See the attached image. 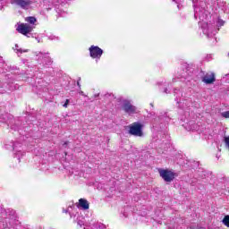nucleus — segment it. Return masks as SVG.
<instances>
[{
    "mask_svg": "<svg viewBox=\"0 0 229 229\" xmlns=\"http://www.w3.org/2000/svg\"><path fill=\"white\" fill-rule=\"evenodd\" d=\"M215 42H217V39L214 38L212 44H214Z\"/></svg>",
    "mask_w": 229,
    "mask_h": 229,
    "instance_id": "nucleus-27",
    "label": "nucleus"
},
{
    "mask_svg": "<svg viewBox=\"0 0 229 229\" xmlns=\"http://www.w3.org/2000/svg\"><path fill=\"white\" fill-rule=\"evenodd\" d=\"M144 123L140 122H134L129 125V134L133 137H142L144 135Z\"/></svg>",
    "mask_w": 229,
    "mask_h": 229,
    "instance_id": "nucleus-3",
    "label": "nucleus"
},
{
    "mask_svg": "<svg viewBox=\"0 0 229 229\" xmlns=\"http://www.w3.org/2000/svg\"><path fill=\"white\" fill-rule=\"evenodd\" d=\"M193 6H194V15L196 14V8H205L203 7V2L200 3V6H196V3H198V0H192Z\"/></svg>",
    "mask_w": 229,
    "mask_h": 229,
    "instance_id": "nucleus-19",
    "label": "nucleus"
},
{
    "mask_svg": "<svg viewBox=\"0 0 229 229\" xmlns=\"http://www.w3.org/2000/svg\"><path fill=\"white\" fill-rule=\"evenodd\" d=\"M210 13L207 11L205 8L196 7L195 8V19H199L202 23V30L204 35L208 37V38H213L216 37V33L219 31V28L221 26H225V21L218 19L216 23H208V20L210 19Z\"/></svg>",
    "mask_w": 229,
    "mask_h": 229,
    "instance_id": "nucleus-1",
    "label": "nucleus"
},
{
    "mask_svg": "<svg viewBox=\"0 0 229 229\" xmlns=\"http://www.w3.org/2000/svg\"><path fill=\"white\" fill-rule=\"evenodd\" d=\"M101 98L104 99L105 103H110L114 98V95L112 93H105L101 94Z\"/></svg>",
    "mask_w": 229,
    "mask_h": 229,
    "instance_id": "nucleus-14",
    "label": "nucleus"
},
{
    "mask_svg": "<svg viewBox=\"0 0 229 229\" xmlns=\"http://www.w3.org/2000/svg\"><path fill=\"white\" fill-rule=\"evenodd\" d=\"M164 92L165 94H169V90L167 89V88L165 89Z\"/></svg>",
    "mask_w": 229,
    "mask_h": 229,
    "instance_id": "nucleus-25",
    "label": "nucleus"
},
{
    "mask_svg": "<svg viewBox=\"0 0 229 229\" xmlns=\"http://www.w3.org/2000/svg\"><path fill=\"white\" fill-rule=\"evenodd\" d=\"M158 174L159 176L164 180V182L171 183L176 176V173L173 172L172 170L169 169H164V168H159L158 169Z\"/></svg>",
    "mask_w": 229,
    "mask_h": 229,
    "instance_id": "nucleus-4",
    "label": "nucleus"
},
{
    "mask_svg": "<svg viewBox=\"0 0 229 229\" xmlns=\"http://www.w3.org/2000/svg\"><path fill=\"white\" fill-rule=\"evenodd\" d=\"M150 106H153V104H150Z\"/></svg>",
    "mask_w": 229,
    "mask_h": 229,
    "instance_id": "nucleus-33",
    "label": "nucleus"
},
{
    "mask_svg": "<svg viewBox=\"0 0 229 229\" xmlns=\"http://www.w3.org/2000/svg\"><path fill=\"white\" fill-rule=\"evenodd\" d=\"M122 108L125 112V114H128L129 115H133V114H137V107L131 105V101L128 99L123 100Z\"/></svg>",
    "mask_w": 229,
    "mask_h": 229,
    "instance_id": "nucleus-7",
    "label": "nucleus"
},
{
    "mask_svg": "<svg viewBox=\"0 0 229 229\" xmlns=\"http://www.w3.org/2000/svg\"><path fill=\"white\" fill-rule=\"evenodd\" d=\"M16 30L18 33H21V35H25L26 37L35 30V26L30 25L29 23H21Z\"/></svg>",
    "mask_w": 229,
    "mask_h": 229,
    "instance_id": "nucleus-9",
    "label": "nucleus"
},
{
    "mask_svg": "<svg viewBox=\"0 0 229 229\" xmlns=\"http://www.w3.org/2000/svg\"><path fill=\"white\" fill-rule=\"evenodd\" d=\"M12 4H16L22 10H28L31 6V0H11Z\"/></svg>",
    "mask_w": 229,
    "mask_h": 229,
    "instance_id": "nucleus-10",
    "label": "nucleus"
},
{
    "mask_svg": "<svg viewBox=\"0 0 229 229\" xmlns=\"http://www.w3.org/2000/svg\"><path fill=\"white\" fill-rule=\"evenodd\" d=\"M64 144H67V142H64Z\"/></svg>",
    "mask_w": 229,
    "mask_h": 229,
    "instance_id": "nucleus-34",
    "label": "nucleus"
},
{
    "mask_svg": "<svg viewBox=\"0 0 229 229\" xmlns=\"http://www.w3.org/2000/svg\"><path fill=\"white\" fill-rule=\"evenodd\" d=\"M89 56H91V58H101V56H103V49L92 45L89 47Z\"/></svg>",
    "mask_w": 229,
    "mask_h": 229,
    "instance_id": "nucleus-11",
    "label": "nucleus"
},
{
    "mask_svg": "<svg viewBox=\"0 0 229 229\" xmlns=\"http://www.w3.org/2000/svg\"><path fill=\"white\" fill-rule=\"evenodd\" d=\"M174 1H175V3H177V4H178V0H174Z\"/></svg>",
    "mask_w": 229,
    "mask_h": 229,
    "instance_id": "nucleus-30",
    "label": "nucleus"
},
{
    "mask_svg": "<svg viewBox=\"0 0 229 229\" xmlns=\"http://www.w3.org/2000/svg\"><path fill=\"white\" fill-rule=\"evenodd\" d=\"M177 8L180 10V4H177Z\"/></svg>",
    "mask_w": 229,
    "mask_h": 229,
    "instance_id": "nucleus-29",
    "label": "nucleus"
},
{
    "mask_svg": "<svg viewBox=\"0 0 229 229\" xmlns=\"http://www.w3.org/2000/svg\"><path fill=\"white\" fill-rule=\"evenodd\" d=\"M174 96H175V101L177 105H180L181 103V108H189L191 106V100L189 99H184L182 102V99H179V98H182V91H180L179 89H174Z\"/></svg>",
    "mask_w": 229,
    "mask_h": 229,
    "instance_id": "nucleus-6",
    "label": "nucleus"
},
{
    "mask_svg": "<svg viewBox=\"0 0 229 229\" xmlns=\"http://www.w3.org/2000/svg\"><path fill=\"white\" fill-rule=\"evenodd\" d=\"M64 108H67L69 106V99H66L65 103L63 105Z\"/></svg>",
    "mask_w": 229,
    "mask_h": 229,
    "instance_id": "nucleus-23",
    "label": "nucleus"
},
{
    "mask_svg": "<svg viewBox=\"0 0 229 229\" xmlns=\"http://www.w3.org/2000/svg\"><path fill=\"white\" fill-rule=\"evenodd\" d=\"M201 81L206 85H212L216 81V73L214 72H208L201 77Z\"/></svg>",
    "mask_w": 229,
    "mask_h": 229,
    "instance_id": "nucleus-12",
    "label": "nucleus"
},
{
    "mask_svg": "<svg viewBox=\"0 0 229 229\" xmlns=\"http://www.w3.org/2000/svg\"><path fill=\"white\" fill-rule=\"evenodd\" d=\"M81 81V78H79L78 81H77V85L79 87V89L81 88V84H80V81Z\"/></svg>",
    "mask_w": 229,
    "mask_h": 229,
    "instance_id": "nucleus-24",
    "label": "nucleus"
},
{
    "mask_svg": "<svg viewBox=\"0 0 229 229\" xmlns=\"http://www.w3.org/2000/svg\"><path fill=\"white\" fill-rule=\"evenodd\" d=\"M223 225L229 228V215L225 216L224 219L222 220Z\"/></svg>",
    "mask_w": 229,
    "mask_h": 229,
    "instance_id": "nucleus-18",
    "label": "nucleus"
},
{
    "mask_svg": "<svg viewBox=\"0 0 229 229\" xmlns=\"http://www.w3.org/2000/svg\"><path fill=\"white\" fill-rule=\"evenodd\" d=\"M69 4V0H45L44 6L46 10H52L55 8L57 15L59 17H65V12L64 11V6Z\"/></svg>",
    "mask_w": 229,
    "mask_h": 229,
    "instance_id": "nucleus-2",
    "label": "nucleus"
},
{
    "mask_svg": "<svg viewBox=\"0 0 229 229\" xmlns=\"http://www.w3.org/2000/svg\"><path fill=\"white\" fill-rule=\"evenodd\" d=\"M80 94H83V91H81Z\"/></svg>",
    "mask_w": 229,
    "mask_h": 229,
    "instance_id": "nucleus-31",
    "label": "nucleus"
},
{
    "mask_svg": "<svg viewBox=\"0 0 229 229\" xmlns=\"http://www.w3.org/2000/svg\"><path fill=\"white\" fill-rule=\"evenodd\" d=\"M99 96H100V94L98 93V94H95V95H94V98H99Z\"/></svg>",
    "mask_w": 229,
    "mask_h": 229,
    "instance_id": "nucleus-26",
    "label": "nucleus"
},
{
    "mask_svg": "<svg viewBox=\"0 0 229 229\" xmlns=\"http://www.w3.org/2000/svg\"><path fill=\"white\" fill-rule=\"evenodd\" d=\"M221 115L225 117V119H229V111L223 112Z\"/></svg>",
    "mask_w": 229,
    "mask_h": 229,
    "instance_id": "nucleus-20",
    "label": "nucleus"
},
{
    "mask_svg": "<svg viewBox=\"0 0 229 229\" xmlns=\"http://www.w3.org/2000/svg\"><path fill=\"white\" fill-rule=\"evenodd\" d=\"M18 53H28V49L22 50V48L17 49Z\"/></svg>",
    "mask_w": 229,
    "mask_h": 229,
    "instance_id": "nucleus-22",
    "label": "nucleus"
},
{
    "mask_svg": "<svg viewBox=\"0 0 229 229\" xmlns=\"http://www.w3.org/2000/svg\"><path fill=\"white\" fill-rule=\"evenodd\" d=\"M224 142H225V144H229V136L224 137Z\"/></svg>",
    "mask_w": 229,
    "mask_h": 229,
    "instance_id": "nucleus-21",
    "label": "nucleus"
},
{
    "mask_svg": "<svg viewBox=\"0 0 229 229\" xmlns=\"http://www.w3.org/2000/svg\"><path fill=\"white\" fill-rule=\"evenodd\" d=\"M77 207L82 208V210H89L90 208V204H89V201L85 199H79V205Z\"/></svg>",
    "mask_w": 229,
    "mask_h": 229,
    "instance_id": "nucleus-13",
    "label": "nucleus"
},
{
    "mask_svg": "<svg viewBox=\"0 0 229 229\" xmlns=\"http://www.w3.org/2000/svg\"><path fill=\"white\" fill-rule=\"evenodd\" d=\"M169 121H171V118L167 115V113H164L156 119L155 127H159L162 130L165 128V123H169Z\"/></svg>",
    "mask_w": 229,
    "mask_h": 229,
    "instance_id": "nucleus-8",
    "label": "nucleus"
},
{
    "mask_svg": "<svg viewBox=\"0 0 229 229\" xmlns=\"http://www.w3.org/2000/svg\"><path fill=\"white\" fill-rule=\"evenodd\" d=\"M47 55H49V53L38 52L36 55V60H38L39 64H42V65H51L53 64V60Z\"/></svg>",
    "mask_w": 229,
    "mask_h": 229,
    "instance_id": "nucleus-5",
    "label": "nucleus"
},
{
    "mask_svg": "<svg viewBox=\"0 0 229 229\" xmlns=\"http://www.w3.org/2000/svg\"><path fill=\"white\" fill-rule=\"evenodd\" d=\"M25 21L30 24V26H36L37 18L35 16H29L25 18Z\"/></svg>",
    "mask_w": 229,
    "mask_h": 229,
    "instance_id": "nucleus-15",
    "label": "nucleus"
},
{
    "mask_svg": "<svg viewBox=\"0 0 229 229\" xmlns=\"http://www.w3.org/2000/svg\"><path fill=\"white\" fill-rule=\"evenodd\" d=\"M194 70H191L189 66L186 67L185 72H182L181 78L187 79L188 76H192V72Z\"/></svg>",
    "mask_w": 229,
    "mask_h": 229,
    "instance_id": "nucleus-16",
    "label": "nucleus"
},
{
    "mask_svg": "<svg viewBox=\"0 0 229 229\" xmlns=\"http://www.w3.org/2000/svg\"><path fill=\"white\" fill-rule=\"evenodd\" d=\"M15 47H19V46H18V45H16V46H15Z\"/></svg>",
    "mask_w": 229,
    "mask_h": 229,
    "instance_id": "nucleus-32",
    "label": "nucleus"
},
{
    "mask_svg": "<svg viewBox=\"0 0 229 229\" xmlns=\"http://www.w3.org/2000/svg\"><path fill=\"white\" fill-rule=\"evenodd\" d=\"M164 139H165L164 136L160 139V138H158V135L157 136V138H153L152 139V142H157V144H167V142H165V140H164Z\"/></svg>",
    "mask_w": 229,
    "mask_h": 229,
    "instance_id": "nucleus-17",
    "label": "nucleus"
},
{
    "mask_svg": "<svg viewBox=\"0 0 229 229\" xmlns=\"http://www.w3.org/2000/svg\"><path fill=\"white\" fill-rule=\"evenodd\" d=\"M4 8V6L0 5V10H3Z\"/></svg>",
    "mask_w": 229,
    "mask_h": 229,
    "instance_id": "nucleus-28",
    "label": "nucleus"
}]
</instances>
